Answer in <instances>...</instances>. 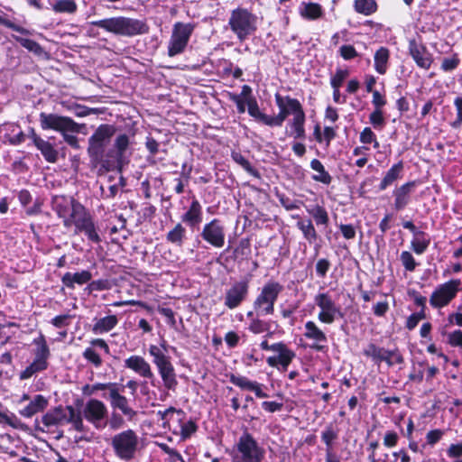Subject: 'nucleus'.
Segmentation results:
<instances>
[{
	"mask_svg": "<svg viewBox=\"0 0 462 462\" xmlns=\"http://www.w3.org/2000/svg\"><path fill=\"white\" fill-rule=\"evenodd\" d=\"M52 209L62 219L67 229H73L76 235L84 234L92 243L97 244L101 241L93 217L74 198L63 195L53 197Z\"/></svg>",
	"mask_w": 462,
	"mask_h": 462,
	"instance_id": "1",
	"label": "nucleus"
},
{
	"mask_svg": "<svg viewBox=\"0 0 462 462\" xmlns=\"http://www.w3.org/2000/svg\"><path fill=\"white\" fill-rule=\"evenodd\" d=\"M91 24L108 32L129 37L144 34L149 31V26L144 21L125 16L93 21Z\"/></svg>",
	"mask_w": 462,
	"mask_h": 462,
	"instance_id": "2",
	"label": "nucleus"
},
{
	"mask_svg": "<svg viewBox=\"0 0 462 462\" xmlns=\"http://www.w3.org/2000/svg\"><path fill=\"white\" fill-rule=\"evenodd\" d=\"M40 125L43 130L51 129L61 133L64 141L69 145L75 149L79 148L78 137L69 133H79L80 125L70 117L42 112L40 114Z\"/></svg>",
	"mask_w": 462,
	"mask_h": 462,
	"instance_id": "3",
	"label": "nucleus"
},
{
	"mask_svg": "<svg viewBox=\"0 0 462 462\" xmlns=\"http://www.w3.org/2000/svg\"><path fill=\"white\" fill-rule=\"evenodd\" d=\"M42 422L47 429L68 422L79 432H84L86 430L81 416L77 414V411L72 406H67L65 409L59 406L50 410L42 416Z\"/></svg>",
	"mask_w": 462,
	"mask_h": 462,
	"instance_id": "4",
	"label": "nucleus"
},
{
	"mask_svg": "<svg viewBox=\"0 0 462 462\" xmlns=\"http://www.w3.org/2000/svg\"><path fill=\"white\" fill-rule=\"evenodd\" d=\"M111 446L117 457L129 461L134 458L139 446V437L131 429L116 434L111 439Z\"/></svg>",
	"mask_w": 462,
	"mask_h": 462,
	"instance_id": "5",
	"label": "nucleus"
},
{
	"mask_svg": "<svg viewBox=\"0 0 462 462\" xmlns=\"http://www.w3.org/2000/svg\"><path fill=\"white\" fill-rule=\"evenodd\" d=\"M256 23L257 17L244 8L233 10L228 21L231 30L240 41L245 40L256 31Z\"/></svg>",
	"mask_w": 462,
	"mask_h": 462,
	"instance_id": "6",
	"label": "nucleus"
},
{
	"mask_svg": "<svg viewBox=\"0 0 462 462\" xmlns=\"http://www.w3.org/2000/svg\"><path fill=\"white\" fill-rule=\"evenodd\" d=\"M149 354L153 358L152 362L158 369L165 388L174 390L178 383L171 357L164 354L160 346L155 345L149 346Z\"/></svg>",
	"mask_w": 462,
	"mask_h": 462,
	"instance_id": "7",
	"label": "nucleus"
},
{
	"mask_svg": "<svg viewBox=\"0 0 462 462\" xmlns=\"http://www.w3.org/2000/svg\"><path fill=\"white\" fill-rule=\"evenodd\" d=\"M282 289L283 287L280 283L274 282H268L263 287L253 304L256 316L273 314L274 303Z\"/></svg>",
	"mask_w": 462,
	"mask_h": 462,
	"instance_id": "8",
	"label": "nucleus"
},
{
	"mask_svg": "<svg viewBox=\"0 0 462 462\" xmlns=\"http://www.w3.org/2000/svg\"><path fill=\"white\" fill-rule=\"evenodd\" d=\"M77 414L93 425L96 430H100L106 426L108 409L102 401L92 398L83 404L81 411Z\"/></svg>",
	"mask_w": 462,
	"mask_h": 462,
	"instance_id": "9",
	"label": "nucleus"
},
{
	"mask_svg": "<svg viewBox=\"0 0 462 462\" xmlns=\"http://www.w3.org/2000/svg\"><path fill=\"white\" fill-rule=\"evenodd\" d=\"M314 302L319 309L318 319L323 324L330 325L338 318L343 317L341 308L336 303L328 292H319L314 297Z\"/></svg>",
	"mask_w": 462,
	"mask_h": 462,
	"instance_id": "10",
	"label": "nucleus"
},
{
	"mask_svg": "<svg viewBox=\"0 0 462 462\" xmlns=\"http://www.w3.org/2000/svg\"><path fill=\"white\" fill-rule=\"evenodd\" d=\"M236 448L240 454L241 462H261L263 458L264 450L247 431L240 436Z\"/></svg>",
	"mask_w": 462,
	"mask_h": 462,
	"instance_id": "11",
	"label": "nucleus"
},
{
	"mask_svg": "<svg viewBox=\"0 0 462 462\" xmlns=\"http://www.w3.org/2000/svg\"><path fill=\"white\" fill-rule=\"evenodd\" d=\"M275 102L280 111L277 116H273V126H282L289 116H296L304 113L302 106L296 98L276 94Z\"/></svg>",
	"mask_w": 462,
	"mask_h": 462,
	"instance_id": "12",
	"label": "nucleus"
},
{
	"mask_svg": "<svg viewBox=\"0 0 462 462\" xmlns=\"http://www.w3.org/2000/svg\"><path fill=\"white\" fill-rule=\"evenodd\" d=\"M192 31L193 26L189 23H177L174 25L168 46V54L170 57L176 56L185 50Z\"/></svg>",
	"mask_w": 462,
	"mask_h": 462,
	"instance_id": "13",
	"label": "nucleus"
},
{
	"mask_svg": "<svg viewBox=\"0 0 462 462\" xmlns=\"http://www.w3.org/2000/svg\"><path fill=\"white\" fill-rule=\"evenodd\" d=\"M460 280H450L439 285L431 294L430 303L434 308H442L448 305L457 295Z\"/></svg>",
	"mask_w": 462,
	"mask_h": 462,
	"instance_id": "14",
	"label": "nucleus"
},
{
	"mask_svg": "<svg viewBox=\"0 0 462 462\" xmlns=\"http://www.w3.org/2000/svg\"><path fill=\"white\" fill-rule=\"evenodd\" d=\"M115 132L116 129L111 125H99L88 139V153L95 157L100 156Z\"/></svg>",
	"mask_w": 462,
	"mask_h": 462,
	"instance_id": "15",
	"label": "nucleus"
},
{
	"mask_svg": "<svg viewBox=\"0 0 462 462\" xmlns=\"http://www.w3.org/2000/svg\"><path fill=\"white\" fill-rule=\"evenodd\" d=\"M202 238L211 245L220 248L225 244V227L219 219L206 224L201 232Z\"/></svg>",
	"mask_w": 462,
	"mask_h": 462,
	"instance_id": "16",
	"label": "nucleus"
},
{
	"mask_svg": "<svg viewBox=\"0 0 462 462\" xmlns=\"http://www.w3.org/2000/svg\"><path fill=\"white\" fill-rule=\"evenodd\" d=\"M409 53L418 67L424 69L430 68L433 62V57L422 42L415 39H410Z\"/></svg>",
	"mask_w": 462,
	"mask_h": 462,
	"instance_id": "17",
	"label": "nucleus"
},
{
	"mask_svg": "<svg viewBox=\"0 0 462 462\" xmlns=\"http://www.w3.org/2000/svg\"><path fill=\"white\" fill-rule=\"evenodd\" d=\"M248 289L247 281H239L232 284L226 291L225 305L231 310L238 307L246 299Z\"/></svg>",
	"mask_w": 462,
	"mask_h": 462,
	"instance_id": "18",
	"label": "nucleus"
},
{
	"mask_svg": "<svg viewBox=\"0 0 462 462\" xmlns=\"http://www.w3.org/2000/svg\"><path fill=\"white\" fill-rule=\"evenodd\" d=\"M108 399L111 408L114 411H119L129 421L134 420L137 416V411L130 406L129 400L121 394L118 386L111 392Z\"/></svg>",
	"mask_w": 462,
	"mask_h": 462,
	"instance_id": "19",
	"label": "nucleus"
},
{
	"mask_svg": "<svg viewBox=\"0 0 462 462\" xmlns=\"http://www.w3.org/2000/svg\"><path fill=\"white\" fill-rule=\"evenodd\" d=\"M251 88L247 85L242 87V96L245 97L248 107V114L256 121L273 126V116H268L261 112L257 101L254 97L250 96Z\"/></svg>",
	"mask_w": 462,
	"mask_h": 462,
	"instance_id": "20",
	"label": "nucleus"
},
{
	"mask_svg": "<svg viewBox=\"0 0 462 462\" xmlns=\"http://www.w3.org/2000/svg\"><path fill=\"white\" fill-rule=\"evenodd\" d=\"M273 351L278 355L269 356L266 360L267 364L272 367H278L281 365L282 370H287L289 365L295 357L294 352L289 349L288 346L282 342L278 343V346L273 347Z\"/></svg>",
	"mask_w": 462,
	"mask_h": 462,
	"instance_id": "21",
	"label": "nucleus"
},
{
	"mask_svg": "<svg viewBox=\"0 0 462 462\" xmlns=\"http://www.w3.org/2000/svg\"><path fill=\"white\" fill-rule=\"evenodd\" d=\"M91 346L87 347L82 353L83 357L90 363L94 367L98 368L102 365L101 356L94 348L95 346L102 349L106 354L110 353V349L106 342L102 338H95L90 341Z\"/></svg>",
	"mask_w": 462,
	"mask_h": 462,
	"instance_id": "22",
	"label": "nucleus"
},
{
	"mask_svg": "<svg viewBox=\"0 0 462 462\" xmlns=\"http://www.w3.org/2000/svg\"><path fill=\"white\" fill-rule=\"evenodd\" d=\"M30 138L48 162L54 163L57 162L58 151L55 150L51 143L40 137L33 128L30 129Z\"/></svg>",
	"mask_w": 462,
	"mask_h": 462,
	"instance_id": "23",
	"label": "nucleus"
},
{
	"mask_svg": "<svg viewBox=\"0 0 462 462\" xmlns=\"http://www.w3.org/2000/svg\"><path fill=\"white\" fill-rule=\"evenodd\" d=\"M125 366L143 378L152 379L154 376L150 364L141 356H131L125 360Z\"/></svg>",
	"mask_w": 462,
	"mask_h": 462,
	"instance_id": "24",
	"label": "nucleus"
},
{
	"mask_svg": "<svg viewBox=\"0 0 462 462\" xmlns=\"http://www.w3.org/2000/svg\"><path fill=\"white\" fill-rule=\"evenodd\" d=\"M416 187V181H409L393 191L394 196V208L397 210L404 208L410 202V195Z\"/></svg>",
	"mask_w": 462,
	"mask_h": 462,
	"instance_id": "25",
	"label": "nucleus"
},
{
	"mask_svg": "<svg viewBox=\"0 0 462 462\" xmlns=\"http://www.w3.org/2000/svg\"><path fill=\"white\" fill-rule=\"evenodd\" d=\"M230 382L242 390L254 392L259 398H266L268 396L263 391L262 384L258 383L257 382L250 381L245 376L231 374Z\"/></svg>",
	"mask_w": 462,
	"mask_h": 462,
	"instance_id": "26",
	"label": "nucleus"
},
{
	"mask_svg": "<svg viewBox=\"0 0 462 462\" xmlns=\"http://www.w3.org/2000/svg\"><path fill=\"white\" fill-rule=\"evenodd\" d=\"M49 404L48 399L42 394L35 395L30 402L19 411L21 416L24 418H32L38 412L43 411Z\"/></svg>",
	"mask_w": 462,
	"mask_h": 462,
	"instance_id": "27",
	"label": "nucleus"
},
{
	"mask_svg": "<svg viewBox=\"0 0 462 462\" xmlns=\"http://www.w3.org/2000/svg\"><path fill=\"white\" fill-rule=\"evenodd\" d=\"M48 358L49 356H47L34 355L32 363L21 372L20 379H29L36 373L46 370L48 367Z\"/></svg>",
	"mask_w": 462,
	"mask_h": 462,
	"instance_id": "28",
	"label": "nucleus"
},
{
	"mask_svg": "<svg viewBox=\"0 0 462 462\" xmlns=\"http://www.w3.org/2000/svg\"><path fill=\"white\" fill-rule=\"evenodd\" d=\"M181 220L191 227H194L201 223L202 207L199 200H192L188 211L181 217Z\"/></svg>",
	"mask_w": 462,
	"mask_h": 462,
	"instance_id": "29",
	"label": "nucleus"
},
{
	"mask_svg": "<svg viewBox=\"0 0 462 462\" xmlns=\"http://www.w3.org/2000/svg\"><path fill=\"white\" fill-rule=\"evenodd\" d=\"M92 278V274L90 272L88 271H81L79 273H66L61 281L63 282V284L65 286H67L68 288H74L75 284H79V285H82V284H85L87 282H88Z\"/></svg>",
	"mask_w": 462,
	"mask_h": 462,
	"instance_id": "30",
	"label": "nucleus"
},
{
	"mask_svg": "<svg viewBox=\"0 0 462 462\" xmlns=\"http://www.w3.org/2000/svg\"><path fill=\"white\" fill-rule=\"evenodd\" d=\"M304 337L313 340L316 344L326 343L328 338L326 334L318 327L314 321H307L304 326Z\"/></svg>",
	"mask_w": 462,
	"mask_h": 462,
	"instance_id": "31",
	"label": "nucleus"
},
{
	"mask_svg": "<svg viewBox=\"0 0 462 462\" xmlns=\"http://www.w3.org/2000/svg\"><path fill=\"white\" fill-rule=\"evenodd\" d=\"M323 9L317 3H302L300 7V14L307 20H317L323 16Z\"/></svg>",
	"mask_w": 462,
	"mask_h": 462,
	"instance_id": "32",
	"label": "nucleus"
},
{
	"mask_svg": "<svg viewBox=\"0 0 462 462\" xmlns=\"http://www.w3.org/2000/svg\"><path fill=\"white\" fill-rule=\"evenodd\" d=\"M305 113H301L296 116H293L291 120L289 121L288 125L291 128L290 135L293 136L295 139H304L305 138Z\"/></svg>",
	"mask_w": 462,
	"mask_h": 462,
	"instance_id": "33",
	"label": "nucleus"
},
{
	"mask_svg": "<svg viewBox=\"0 0 462 462\" xmlns=\"http://www.w3.org/2000/svg\"><path fill=\"white\" fill-rule=\"evenodd\" d=\"M403 169L402 162H398L394 165H393L388 171L386 172L385 176L382 180L379 189L380 190H384L387 187L392 185L395 180H397L401 177V173Z\"/></svg>",
	"mask_w": 462,
	"mask_h": 462,
	"instance_id": "34",
	"label": "nucleus"
},
{
	"mask_svg": "<svg viewBox=\"0 0 462 462\" xmlns=\"http://www.w3.org/2000/svg\"><path fill=\"white\" fill-rule=\"evenodd\" d=\"M390 52L389 50L381 47L379 50L376 51L374 54V69L376 72L379 74H384L388 68V61H389Z\"/></svg>",
	"mask_w": 462,
	"mask_h": 462,
	"instance_id": "35",
	"label": "nucleus"
},
{
	"mask_svg": "<svg viewBox=\"0 0 462 462\" xmlns=\"http://www.w3.org/2000/svg\"><path fill=\"white\" fill-rule=\"evenodd\" d=\"M167 417L170 419L164 422L163 428L171 430L174 434H178V425L179 423H181L184 419V412L181 410L171 407V412Z\"/></svg>",
	"mask_w": 462,
	"mask_h": 462,
	"instance_id": "36",
	"label": "nucleus"
},
{
	"mask_svg": "<svg viewBox=\"0 0 462 462\" xmlns=\"http://www.w3.org/2000/svg\"><path fill=\"white\" fill-rule=\"evenodd\" d=\"M117 318L110 315L98 319L93 326V332L96 334H103L110 331L117 324Z\"/></svg>",
	"mask_w": 462,
	"mask_h": 462,
	"instance_id": "37",
	"label": "nucleus"
},
{
	"mask_svg": "<svg viewBox=\"0 0 462 462\" xmlns=\"http://www.w3.org/2000/svg\"><path fill=\"white\" fill-rule=\"evenodd\" d=\"M307 212L313 217L318 226H327L328 225V214L323 207L315 205L313 207L307 208Z\"/></svg>",
	"mask_w": 462,
	"mask_h": 462,
	"instance_id": "38",
	"label": "nucleus"
},
{
	"mask_svg": "<svg viewBox=\"0 0 462 462\" xmlns=\"http://www.w3.org/2000/svg\"><path fill=\"white\" fill-rule=\"evenodd\" d=\"M430 243V240L424 232H415L411 246L417 254H421L427 250Z\"/></svg>",
	"mask_w": 462,
	"mask_h": 462,
	"instance_id": "39",
	"label": "nucleus"
},
{
	"mask_svg": "<svg viewBox=\"0 0 462 462\" xmlns=\"http://www.w3.org/2000/svg\"><path fill=\"white\" fill-rule=\"evenodd\" d=\"M297 226L302 232L304 238L310 243L317 240L318 234L310 219L300 220Z\"/></svg>",
	"mask_w": 462,
	"mask_h": 462,
	"instance_id": "40",
	"label": "nucleus"
},
{
	"mask_svg": "<svg viewBox=\"0 0 462 462\" xmlns=\"http://www.w3.org/2000/svg\"><path fill=\"white\" fill-rule=\"evenodd\" d=\"M185 236L186 229L180 223H179L173 227V229L168 232L166 239L168 242L180 246Z\"/></svg>",
	"mask_w": 462,
	"mask_h": 462,
	"instance_id": "41",
	"label": "nucleus"
},
{
	"mask_svg": "<svg viewBox=\"0 0 462 462\" xmlns=\"http://www.w3.org/2000/svg\"><path fill=\"white\" fill-rule=\"evenodd\" d=\"M310 167L313 171L318 172V174L313 177L315 180L324 184H329L331 182V176L326 171L323 164L319 160L313 159L310 162Z\"/></svg>",
	"mask_w": 462,
	"mask_h": 462,
	"instance_id": "42",
	"label": "nucleus"
},
{
	"mask_svg": "<svg viewBox=\"0 0 462 462\" xmlns=\"http://www.w3.org/2000/svg\"><path fill=\"white\" fill-rule=\"evenodd\" d=\"M355 10L362 14L370 15L376 11L374 0H355Z\"/></svg>",
	"mask_w": 462,
	"mask_h": 462,
	"instance_id": "43",
	"label": "nucleus"
},
{
	"mask_svg": "<svg viewBox=\"0 0 462 462\" xmlns=\"http://www.w3.org/2000/svg\"><path fill=\"white\" fill-rule=\"evenodd\" d=\"M52 9L56 13L73 14L77 10V5L73 0H56L52 4Z\"/></svg>",
	"mask_w": 462,
	"mask_h": 462,
	"instance_id": "44",
	"label": "nucleus"
},
{
	"mask_svg": "<svg viewBox=\"0 0 462 462\" xmlns=\"http://www.w3.org/2000/svg\"><path fill=\"white\" fill-rule=\"evenodd\" d=\"M15 41L18 42L23 48L28 50L29 51L34 53L35 55L41 56L43 53L42 47L33 40L22 38L15 36Z\"/></svg>",
	"mask_w": 462,
	"mask_h": 462,
	"instance_id": "45",
	"label": "nucleus"
},
{
	"mask_svg": "<svg viewBox=\"0 0 462 462\" xmlns=\"http://www.w3.org/2000/svg\"><path fill=\"white\" fill-rule=\"evenodd\" d=\"M129 137L126 134H120L115 141V147L116 149V160L121 162L124 153L129 146Z\"/></svg>",
	"mask_w": 462,
	"mask_h": 462,
	"instance_id": "46",
	"label": "nucleus"
},
{
	"mask_svg": "<svg viewBox=\"0 0 462 462\" xmlns=\"http://www.w3.org/2000/svg\"><path fill=\"white\" fill-rule=\"evenodd\" d=\"M382 361L386 362L389 366L403 363V357L398 350H383Z\"/></svg>",
	"mask_w": 462,
	"mask_h": 462,
	"instance_id": "47",
	"label": "nucleus"
},
{
	"mask_svg": "<svg viewBox=\"0 0 462 462\" xmlns=\"http://www.w3.org/2000/svg\"><path fill=\"white\" fill-rule=\"evenodd\" d=\"M178 427V433H180L181 438L184 439L189 438L194 432H196L198 428L193 420L185 421L184 419L181 423H179Z\"/></svg>",
	"mask_w": 462,
	"mask_h": 462,
	"instance_id": "48",
	"label": "nucleus"
},
{
	"mask_svg": "<svg viewBox=\"0 0 462 462\" xmlns=\"http://www.w3.org/2000/svg\"><path fill=\"white\" fill-rule=\"evenodd\" d=\"M383 350L384 348L379 347L374 344H369L364 349V355L367 357H371L374 362L380 363L382 362Z\"/></svg>",
	"mask_w": 462,
	"mask_h": 462,
	"instance_id": "49",
	"label": "nucleus"
},
{
	"mask_svg": "<svg viewBox=\"0 0 462 462\" xmlns=\"http://www.w3.org/2000/svg\"><path fill=\"white\" fill-rule=\"evenodd\" d=\"M248 328L254 334H261L269 331L270 325L257 317L252 319Z\"/></svg>",
	"mask_w": 462,
	"mask_h": 462,
	"instance_id": "50",
	"label": "nucleus"
},
{
	"mask_svg": "<svg viewBox=\"0 0 462 462\" xmlns=\"http://www.w3.org/2000/svg\"><path fill=\"white\" fill-rule=\"evenodd\" d=\"M233 160L239 164L245 171L254 176H258L257 171L251 165V163L246 160L241 153L233 152L232 153Z\"/></svg>",
	"mask_w": 462,
	"mask_h": 462,
	"instance_id": "51",
	"label": "nucleus"
},
{
	"mask_svg": "<svg viewBox=\"0 0 462 462\" xmlns=\"http://www.w3.org/2000/svg\"><path fill=\"white\" fill-rule=\"evenodd\" d=\"M33 344L37 346L34 355L50 356V349L42 334H40L38 337L33 339Z\"/></svg>",
	"mask_w": 462,
	"mask_h": 462,
	"instance_id": "52",
	"label": "nucleus"
},
{
	"mask_svg": "<svg viewBox=\"0 0 462 462\" xmlns=\"http://www.w3.org/2000/svg\"><path fill=\"white\" fill-rule=\"evenodd\" d=\"M460 60L458 58L457 54H453L450 57H446L443 59L441 62V69L449 72L457 69V67L459 65Z\"/></svg>",
	"mask_w": 462,
	"mask_h": 462,
	"instance_id": "53",
	"label": "nucleus"
},
{
	"mask_svg": "<svg viewBox=\"0 0 462 462\" xmlns=\"http://www.w3.org/2000/svg\"><path fill=\"white\" fill-rule=\"evenodd\" d=\"M337 438V432L332 427H327L321 433V439L325 442L327 448L326 450H333V441Z\"/></svg>",
	"mask_w": 462,
	"mask_h": 462,
	"instance_id": "54",
	"label": "nucleus"
},
{
	"mask_svg": "<svg viewBox=\"0 0 462 462\" xmlns=\"http://www.w3.org/2000/svg\"><path fill=\"white\" fill-rule=\"evenodd\" d=\"M347 76L348 71L346 69H337L335 75L330 79L331 87L333 88H339Z\"/></svg>",
	"mask_w": 462,
	"mask_h": 462,
	"instance_id": "55",
	"label": "nucleus"
},
{
	"mask_svg": "<svg viewBox=\"0 0 462 462\" xmlns=\"http://www.w3.org/2000/svg\"><path fill=\"white\" fill-rule=\"evenodd\" d=\"M401 261L407 271L412 272L414 271L417 263L412 254L408 251H403L401 254Z\"/></svg>",
	"mask_w": 462,
	"mask_h": 462,
	"instance_id": "56",
	"label": "nucleus"
},
{
	"mask_svg": "<svg viewBox=\"0 0 462 462\" xmlns=\"http://www.w3.org/2000/svg\"><path fill=\"white\" fill-rule=\"evenodd\" d=\"M72 318L69 314L59 315L51 319V324L58 328H66L70 324Z\"/></svg>",
	"mask_w": 462,
	"mask_h": 462,
	"instance_id": "57",
	"label": "nucleus"
},
{
	"mask_svg": "<svg viewBox=\"0 0 462 462\" xmlns=\"http://www.w3.org/2000/svg\"><path fill=\"white\" fill-rule=\"evenodd\" d=\"M424 318H425V314H424L423 310H421L419 312L411 314L407 319V323H406L407 328L410 330L413 329L418 325V323Z\"/></svg>",
	"mask_w": 462,
	"mask_h": 462,
	"instance_id": "58",
	"label": "nucleus"
},
{
	"mask_svg": "<svg viewBox=\"0 0 462 462\" xmlns=\"http://www.w3.org/2000/svg\"><path fill=\"white\" fill-rule=\"evenodd\" d=\"M457 108V119L452 123L453 127H458L462 124V94L454 100Z\"/></svg>",
	"mask_w": 462,
	"mask_h": 462,
	"instance_id": "59",
	"label": "nucleus"
},
{
	"mask_svg": "<svg viewBox=\"0 0 462 462\" xmlns=\"http://www.w3.org/2000/svg\"><path fill=\"white\" fill-rule=\"evenodd\" d=\"M369 120H370V123L374 127H382L384 124L383 111L379 110V109H374V112H372L370 114Z\"/></svg>",
	"mask_w": 462,
	"mask_h": 462,
	"instance_id": "60",
	"label": "nucleus"
},
{
	"mask_svg": "<svg viewBox=\"0 0 462 462\" xmlns=\"http://www.w3.org/2000/svg\"><path fill=\"white\" fill-rule=\"evenodd\" d=\"M339 52L341 57L346 60L357 56V52L352 45H342L339 49Z\"/></svg>",
	"mask_w": 462,
	"mask_h": 462,
	"instance_id": "61",
	"label": "nucleus"
},
{
	"mask_svg": "<svg viewBox=\"0 0 462 462\" xmlns=\"http://www.w3.org/2000/svg\"><path fill=\"white\" fill-rule=\"evenodd\" d=\"M329 267H330V263L328 260L324 259V258L319 259L316 264V272L319 277L323 278L326 276Z\"/></svg>",
	"mask_w": 462,
	"mask_h": 462,
	"instance_id": "62",
	"label": "nucleus"
},
{
	"mask_svg": "<svg viewBox=\"0 0 462 462\" xmlns=\"http://www.w3.org/2000/svg\"><path fill=\"white\" fill-rule=\"evenodd\" d=\"M230 99L234 101L237 106V110L239 113H245L246 101L244 96H242V92L239 95L236 94H229Z\"/></svg>",
	"mask_w": 462,
	"mask_h": 462,
	"instance_id": "63",
	"label": "nucleus"
},
{
	"mask_svg": "<svg viewBox=\"0 0 462 462\" xmlns=\"http://www.w3.org/2000/svg\"><path fill=\"white\" fill-rule=\"evenodd\" d=\"M448 343L453 346L462 347V331L456 330L449 334Z\"/></svg>",
	"mask_w": 462,
	"mask_h": 462,
	"instance_id": "64",
	"label": "nucleus"
}]
</instances>
